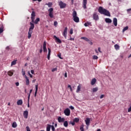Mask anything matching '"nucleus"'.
I'll return each mask as SVG.
<instances>
[{"mask_svg": "<svg viewBox=\"0 0 131 131\" xmlns=\"http://www.w3.org/2000/svg\"><path fill=\"white\" fill-rule=\"evenodd\" d=\"M130 11H131V8L127 9V13L129 12Z\"/></svg>", "mask_w": 131, "mask_h": 131, "instance_id": "obj_55", "label": "nucleus"}, {"mask_svg": "<svg viewBox=\"0 0 131 131\" xmlns=\"http://www.w3.org/2000/svg\"><path fill=\"white\" fill-rule=\"evenodd\" d=\"M12 127H14V128L17 127V123L15 122H14L12 123Z\"/></svg>", "mask_w": 131, "mask_h": 131, "instance_id": "obj_34", "label": "nucleus"}, {"mask_svg": "<svg viewBox=\"0 0 131 131\" xmlns=\"http://www.w3.org/2000/svg\"><path fill=\"white\" fill-rule=\"evenodd\" d=\"M113 24L114 25H115V26H117V18H116V17H115L113 18Z\"/></svg>", "mask_w": 131, "mask_h": 131, "instance_id": "obj_18", "label": "nucleus"}, {"mask_svg": "<svg viewBox=\"0 0 131 131\" xmlns=\"http://www.w3.org/2000/svg\"><path fill=\"white\" fill-rule=\"evenodd\" d=\"M24 118L27 119L28 118V111H25L24 112Z\"/></svg>", "mask_w": 131, "mask_h": 131, "instance_id": "obj_15", "label": "nucleus"}, {"mask_svg": "<svg viewBox=\"0 0 131 131\" xmlns=\"http://www.w3.org/2000/svg\"><path fill=\"white\" fill-rule=\"evenodd\" d=\"M85 122L87 126H89L91 122V119H90V118H86V120H85Z\"/></svg>", "mask_w": 131, "mask_h": 131, "instance_id": "obj_14", "label": "nucleus"}, {"mask_svg": "<svg viewBox=\"0 0 131 131\" xmlns=\"http://www.w3.org/2000/svg\"><path fill=\"white\" fill-rule=\"evenodd\" d=\"M68 31V28H67V27H66L65 28H64V31H63V33H62V35H63V36H64V37L66 38H66H67V32Z\"/></svg>", "mask_w": 131, "mask_h": 131, "instance_id": "obj_7", "label": "nucleus"}, {"mask_svg": "<svg viewBox=\"0 0 131 131\" xmlns=\"http://www.w3.org/2000/svg\"><path fill=\"white\" fill-rule=\"evenodd\" d=\"M51 129L52 131H55V127L54 126V125L51 126Z\"/></svg>", "mask_w": 131, "mask_h": 131, "instance_id": "obj_43", "label": "nucleus"}, {"mask_svg": "<svg viewBox=\"0 0 131 131\" xmlns=\"http://www.w3.org/2000/svg\"><path fill=\"white\" fill-rule=\"evenodd\" d=\"M98 90V87L93 88V93H96V92H97Z\"/></svg>", "mask_w": 131, "mask_h": 131, "instance_id": "obj_35", "label": "nucleus"}, {"mask_svg": "<svg viewBox=\"0 0 131 131\" xmlns=\"http://www.w3.org/2000/svg\"><path fill=\"white\" fill-rule=\"evenodd\" d=\"M70 34H73V29H71L70 31Z\"/></svg>", "mask_w": 131, "mask_h": 131, "instance_id": "obj_42", "label": "nucleus"}, {"mask_svg": "<svg viewBox=\"0 0 131 131\" xmlns=\"http://www.w3.org/2000/svg\"><path fill=\"white\" fill-rule=\"evenodd\" d=\"M39 53H40V54H41V53H42V48H41V49H40V50H39Z\"/></svg>", "mask_w": 131, "mask_h": 131, "instance_id": "obj_53", "label": "nucleus"}, {"mask_svg": "<svg viewBox=\"0 0 131 131\" xmlns=\"http://www.w3.org/2000/svg\"><path fill=\"white\" fill-rule=\"evenodd\" d=\"M98 12L101 15H104L107 17H110L111 15L110 14V12L107 10L106 9H104L102 6H100L98 8Z\"/></svg>", "mask_w": 131, "mask_h": 131, "instance_id": "obj_1", "label": "nucleus"}, {"mask_svg": "<svg viewBox=\"0 0 131 131\" xmlns=\"http://www.w3.org/2000/svg\"><path fill=\"white\" fill-rule=\"evenodd\" d=\"M57 68H53V69L52 70V72H55V71H57Z\"/></svg>", "mask_w": 131, "mask_h": 131, "instance_id": "obj_41", "label": "nucleus"}, {"mask_svg": "<svg viewBox=\"0 0 131 131\" xmlns=\"http://www.w3.org/2000/svg\"><path fill=\"white\" fill-rule=\"evenodd\" d=\"M74 122H79V119L78 118H75L74 120H73Z\"/></svg>", "mask_w": 131, "mask_h": 131, "instance_id": "obj_33", "label": "nucleus"}, {"mask_svg": "<svg viewBox=\"0 0 131 131\" xmlns=\"http://www.w3.org/2000/svg\"><path fill=\"white\" fill-rule=\"evenodd\" d=\"M130 57H131V54H130V55L128 56V58H130Z\"/></svg>", "mask_w": 131, "mask_h": 131, "instance_id": "obj_64", "label": "nucleus"}, {"mask_svg": "<svg viewBox=\"0 0 131 131\" xmlns=\"http://www.w3.org/2000/svg\"><path fill=\"white\" fill-rule=\"evenodd\" d=\"M27 131H31L30 130V128H29V126H27L26 127Z\"/></svg>", "mask_w": 131, "mask_h": 131, "instance_id": "obj_46", "label": "nucleus"}, {"mask_svg": "<svg viewBox=\"0 0 131 131\" xmlns=\"http://www.w3.org/2000/svg\"><path fill=\"white\" fill-rule=\"evenodd\" d=\"M32 93V89L30 90V93H28V102H29V100H30V95Z\"/></svg>", "mask_w": 131, "mask_h": 131, "instance_id": "obj_28", "label": "nucleus"}, {"mask_svg": "<svg viewBox=\"0 0 131 131\" xmlns=\"http://www.w3.org/2000/svg\"><path fill=\"white\" fill-rule=\"evenodd\" d=\"M38 90V84H37L35 85V92L34 94V97H36V95L37 94V91Z\"/></svg>", "mask_w": 131, "mask_h": 131, "instance_id": "obj_16", "label": "nucleus"}, {"mask_svg": "<svg viewBox=\"0 0 131 131\" xmlns=\"http://www.w3.org/2000/svg\"><path fill=\"white\" fill-rule=\"evenodd\" d=\"M89 43H90V45H91V46H92L93 42L92 41H89Z\"/></svg>", "mask_w": 131, "mask_h": 131, "instance_id": "obj_59", "label": "nucleus"}, {"mask_svg": "<svg viewBox=\"0 0 131 131\" xmlns=\"http://www.w3.org/2000/svg\"><path fill=\"white\" fill-rule=\"evenodd\" d=\"M63 125L65 127H68V121H64L63 122Z\"/></svg>", "mask_w": 131, "mask_h": 131, "instance_id": "obj_30", "label": "nucleus"}, {"mask_svg": "<svg viewBox=\"0 0 131 131\" xmlns=\"http://www.w3.org/2000/svg\"><path fill=\"white\" fill-rule=\"evenodd\" d=\"M72 16L74 22L76 23H78V22H79V17L77 16V12H76V11L73 10Z\"/></svg>", "mask_w": 131, "mask_h": 131, "instance_id": "obj_3", "label": "nucleus"}, {"mask_svg": "<svg viewBox=\"0 0 131 131\" xmlns=\"http://www.w3.org/2000/svg\"><path fill=\"white\" fill-rule=\"evenodd\" d=\"M105 96V95H104V94H102L100 96V99H103V98Z\"/></svg>", "mask_w": 131, "mask_h": 131, "instance_id": "obj_48", "label": "nucleus"}, {"mask_svg": "<svg viewBox=\"0 0 131 131\" xmlns=\"http://www.w3.org/2000/svg\"><path fill=\"white\" fill-rule=\"evenodd\" d=\"M16 62H17V60H13V61H12L11 66H13L14 65H16Z\"/></svg>", "mask_w": 131, "mask_h": 131, "instance_id": "obj_36", "label": "nucleus"}, {"mask_svg": "<svg viewBox=\"0 0 131 131\" xmlns=\"http://www.w3.org/2000/svg\"><path fill=\"white\" fill-rule=\"evenodd\" d=\"M95 51L96 54H98V53H99V52H98V50H97V49H95Z\"/></svg>", "mask_w": 131, "mask_h": 131, "instance_id": "obj_63", "label": "nucleus"}, {"mask_svg": "<svg viewBox=\"0 0 131 131\" xmlns=\"http://www.w3.org/2000/svg\"><path fill=\"white\" fill-rule=\"evenodd\" d=\"M70 109L67 108L64 111V114L66 116H69L70 115Z\"/></svg>", "mask_w": 131, "mask_h": 131, "instance_id": "obj_5", "label": "nucleus"}, {"mask_svg": "<svg viewBox=\"0 0 131 131\" xmlns=\"http://www.w3.org/2000/svg\"><path fill=\"white\" fill-rule=\"evenodd\" d=\"M98 51L99 52V53H102V51H101V48L99 47L98 48Z\"/></svg>", "mask_w": 131, "mask_h": 131, "instance_id": "obj_49", "label": "nucleus"}, {"mask_svg": "<svg viewBox=\"0 0 131 131\" xmlns=\"http://www.w3.org/2000/svg\"><path fill=\"white\" fill-rule=\"evenodd\" d=\"M81 39H84V40H85V41H90V39L85 37H81Z\"/></svg>", "mask_w": 131, "mask_h": 131, "instance_id": "obj_31", "label": "nucleus"}, {"mask_svg": "<svg viewBox=\"0 0 131 131\" xmlns=\"http://www.w3.org/2000/svg\"><path fill=\"white\" fill-rule=\"evenodd\" d=\"M114 47H115V49H116V50H119V46H118V45H117V44H116L115 46H114Z\"/></svg>", "mask_w": 131, "mask_h": 131, "instance_id": "obj_37", "label": "nucleus"}, {"mask_svg": "<svg viewBox=\"0 0 131 131\" xmlns=\"http://www.w3.org/2000/svg\"><path fill=\"white\" fill-rule=\"evenodd\" d=\"M97 82V79L96 78H93L91 81V85H94L95 83Z\"/></svg>", "mask_w": 131, "mask_h": 131, "instance_id": "obj_23", "label": "nucleus"}, {"mask_svg": "<svg viewBox=\"0 0 131 131\" xmlns=\"http://www.w3.org/2000/svg\"><path fill=\"white\" fill-rule=\"evenodd\" d=\"M30 28L29 29V31H28V38L30 39V37H31V34H32V31L33 30V29H34V25L33 24V23L30 22Z\"/></svg>", "mask_w": 131, "mask_h": 131, "instance_id": "obj_2", "label": "nucleus"}, {"mask_svg": "<svg viewBox=\"0 0 131 131\" xmlns=\"http://www.w3.org/2000/svg\"><path fill=\"white\" fill-rule=\"evenodd\" d=\"M93 19L96 21L99 20V15L97 14V12H94L93 14Z\"/></svg>", "mask_w": 131, "mask_h": 131, "instance_id": "obj_11", "label": "nucleus"}, {"mask_svg": "<svg viewBox=\"0 0 131 131\" xmlns=\"http://www.w3.org/2000/svg\"><path fill=\"white\" fill-rule=\"evenodd\" d=\"M22 74L24 76V75H25V71H23V69H22Z\"/></svg>", "mask_w": 131, "mask_h": 131, "instance_id": "obj_47", "label": "nucleus"}, {"mask_svg": "<svg viewBox=\"0 0 131 131\" xmlns=\"http://www.w3.org/2000/svg\"><path fill=\"white\" fill-rule=\"evenodd\" d=\"M7 74H8V75H9V76H13L14 73L12 71H9L8 72Z\"/></svg>", "mask_w": 131, "mask_h": 131, "instance_id": "obj_27", "label": "nucleus"}, {"mask_svg": "<svg viewBox=\"0 0 131 131\" xmlns=\"http://www.w3.org/2000/svg\"><path fill=\"white\" fill-rule=\"evenodd\" d=\"M127 29H128V26L124 27L123 29V32H124V31H126V30H127Z\"/></svg>", "mask_w": 131, "mask_h": 131, "instance_id": "obj_38", "label": "nucleus"}, {"mask_svg": "<svg viewBox=\"0 0 131 131\" xmlns=\"http://www.w3.org/2000/svg\"><path fill=\"white\" fill-rule=\"evenodd\" d=\"M105 21L106 23H112V20L109 18H105Z\"/></svg>", "mask_w": 131, "mask_h": 131, "instance_id": "obj_24", "label": "nucleus"}, {"mask_svg": "<svg viewBox=\"0 0 131 131\" xmlns=\"http://www.w3.org/2000/svg\"><path fill=\"white\" fill-rule=\"evenodd\" d=\"M6 50H10V47L7 46V47H6Z\"/></svg>", "mask_w": 131, "mask_h": 131, "instance_id": "obj_57", "label": "nucleus"}, {"mask_svg": "<svg viewBox=\"0 0 131 131\" xmlns=\"http://www.w3.org/2000/svg\"><path fill=\"white\" fill-rule=\"evenodd\" d=\"M51 49L48 48V54L47 56V59L48 60H50V58L51 57Z\"/></svg>", "mask_w": 131, "mask_h": 131, "instance_id": "obj_19", "label": "nucleus"}, {"mask_svg": "<svg viewBox=\"0 0 131 131\" xmlns=\"http://www.w3.org/2000/svg\"><path fill=\"white\" fill-rule=\"evenodd\" d=\"M46 5L48 6L49 8H52V6H53V3L49 2L48 3H46Z\"/></svg>", "mask_w": 131, "mask_h": 131, "instance_id": "obj_26", "label": "nucleus"}, {"mask_svg": "<svg viewBox=\"0 0 131 131\" xmlns=\"http://www.w3.org/2000/svg\"><path fill=\"white\" fill-rule=\"evenodd\" d=\"M58 121L60 123H61V122H64L65 121V118H62L61 117H58Z\"/></svg>", "mask_w": 131, "mask_h": 131, "instance_id": "obj_13", "label": "nucleus"}, {"mask_svg": "<svg viewBox=\"0 0 131 131\" xmlns=\"http://www.w3.org/2000/svg\"><path fill=\"white\" fill-rule=\"evenodd\" d=\"M15 85L16 86H19V82H16Z\"/></svg>", "mask_w": 131, "mask_h": 131, "instance_id": "obj_51", "label": "nucleus"}, {"mask_svg": "<svg viewBox=\"0 0 131 131\" xmlns=\"http://www.w3.org/2000/svg\"><path fill=\"white\" fill-rule=\"evenodd\" d=\"M69 108L71 110H74V107H73V106L71 105Z\"/></svg>", "mask_w": 131, "mask_h": 131, "instance_id": "obj_45", "label": "nucleus"}, {"mask_svg": "<svg viewBox=\"0 0 131 131\" xmlns=\"http://www.w3.org/2000/svg\"><path fill=\"white\" fill-rule=\"evenodd\" d=\"M43 51L44 53H47V52H48V50L47 49V42L46 41H45L43 43Z\"/></svg>", "mask_w": 131, "mask_h": 131, "instance_id": "obj_8", "label": "nucleus"}, {"mask_svg": "<svg viewBox=\"0 0 131 131\" xmlns=\"http://www.w3.org/2000/svg\"><path fill=\"white\" fill-rule=\"evenodd\" d=\"M58 56L59 59H63L62 57H61V54H59Z\"/></svg>", "mask_w": 131, "mask_h": 131, "instance_id": "obj_56", "label": "nucleus"}, {"mask_svg": "<svg viewBox=\"0 0 131 131\" xmlns=\"http://www.w3.org/2000/svg\"><path fill=\"white\" fill-rule=\"evenodd\" d=\"M83 125H81L80 127V129L81 131H84V129L83 128Z\"/></svg>", "mask_w": 131, "mask_h": 131, "instance_id": "obj_39", "label": "nucleus"}, {"mask_svg": "<svg viewBox=\"0 0 131 131\" xmlns=\"http://www.w3.org/2000/svg\"><path fill=\"white\" fill-rule=\"evenodd\" d=\"M53 11H54V9L53 8H50L48 10L49 16L50 18H54V13L53 12Z\"/></svg>", "mask_w": 131, "mask_h": 131, "instance_id": "obj_4", "label": "nucleus"}, {"mask_svg": "<svg viewBox=\"0 0 131 131\" xmlns=\"http://www.w3.org/2000/svg\"><path fill=\"white\" fill-rule=\"evenodd\" d=\"M31 73H32V74H34V71L33 70H31Z\"/></svg>", "mask_w": 131, "mask_h": 131, "instance_id": "obj_52", "label": "nucleus"}, {"mask_svg": "<svg viewBox=\"0 0 131 131\" xmlns=\"http://www.w3.org/2000/svg\"><path fill=\"white\" fill-rule=\"evenodd\" d=\"M25 77L26 78V85H29V79L27 77V76L25 75Z\"/></svg>", "mask_w": 131, "mask_h": 131, "instance_id": "obj_17", "label": "nucleus"}, {"mask_svg": "<svg viewBox=\"0 0 131 131\" xmlns=\"http://www.w3.org/2000/svg\"><path fill=\"white\" fill-rule=\"evenodd\" d=\"M81 89V84H79V85L77 86L76 93H79V92H80Z\"/></svg>", "mask_w": 131, "mask_h": 131, "instance_id": "obj_20", "label": "nucleus"}, {"mask_svg": "<svg viewBox=\"0 0 131 131\" xmlns=\"http://www.w3.org/2000/svg\"><path fill=\"white\" fill-rule=\"evenodd\" d=\"M72 4L73 5V3H74V0H71Z\"/></svg>", "mask_w": 131, "mask_h": 131, "instance_id": "obj_62", "label": "nucleus"}, {"mask_svg": "<svg viewBox=\"0 0 131 131\" xmlns=\"http://www.w3.org/2000/svg\"><path fill=\"white\" fill-rule=\"evenodd\" d=\"M98 57L97 55H94L93 59V60H97L98 59Z\"/></svg>", "mask_w": 131, "mask_h": 131, "instance_id": "obj_40", "label": "nucleus"}, {"mask_svg": "<svg viewBox=\"0 0 131 131\" xmlns=\"http://www.w3.org/2000/svg\"><path fill=\"white\" fill-rule=\"evenodd\" d=\"M86 4H88V0H83L82 7L83 9H86Z\"/></svg>", "mask_w": 131, "mask_h": 131, "instance_id": "obj_12", "label": "nucleus"}, {"mask_svg": "<svg viewBox=\"0 0 131 131\" xmlns=\"http://www.w3.org/2000/svg\"><path fill=\"white\" fill-rule=\"evenodd\" d=\"M40 21V19L39 18H37L34 22H32V23H34L35 24H38V23Z\"/></svg>", "mask_w": 131, "mask_h": 131, "instance_id": "obj_21", "label": "nucleus"}, {"mask_svg": "<svg viewBox=\"0 0 131 131\" xmlns=\"http://www.w3.org/2000/svg\"><path fill=\"white\" fill-rule=\"evenodd\" d=\"M17 104L18 105H21L22 104H23V101H22V99H19L17 101Z\"/></svg>", "mask_w": 131, "mask_h": 131, "instance_id": "obj_22", "label": "nucleus"}, {"mask_svg": "<svg viewBox=\"0 0 131 131\" xmlns=\"http://www.w3.org/2000/svg\"><path fill=\"white\" fill-rule=\"evenodd\" d=\"M72 125H75V122L74 121L71 123Z\"/></svg>", "mask_w": 131, "mask_h": 131, "instance_id": "obj_50", "label": "nucleus"}, {"mask_svg": "<svg viewBox=\"0 0 131 131\" xmlns=\"http://www.w3.org/2000/svg\"><path fill=\"white\" fill-rule=\"evenodd\" d=\"M30 107V105H29V101H28V107L29 108Z\"/></svg>", "mask_w": 131, "mask_h": 131, "instance_id": "obj_54", "label": "nucleus"}, {"mask_svg": "<svg viewBox=\"0 0 131 131\" xmlns=\"http://www.w3.org/2000/svg\"><path fill=\"white\" fill-rule=\"evenodd\" d=\"M54 38H55L56 42H58L59 43H61L62 41H61V39H60L58 37H57L56 35L53 36Z\"/></svg>", "mask_w": 131, "mask_h": 131, "instance_id": "obj_10", "label": "nucleus"}, {"mask_svg": "<svg viewBox=\"0 0 131 131\" xmlns=\"http://www.w3.org/2000/svg\"><path fill=\"white\" fill-rule=\"evenodd\" d=\"M54 25L55 26H57L58 25V22L57 21H55L54 22Z\"/></svg>", "mask_w": 131, "mask_h": 131, "instance_id": "obj_44", "label": "nucleus"}, {"mask_svg": "<svg viewBox=\"0 0 131 131\" xmlns=\"http://www.w3.org/2000/svg\"><path fill=\"white\" fill-rule=\"evenodd\" d=\"M59 6H60V9H64V8H66L67 5L63 3V2L60 1L59 3Z\"/></svg>", "mask_w": 131, "mask_h": 131, "instance_id": "obj_6", "label": "nucleus"}, {"mask_svg": "<svg viewBox=\"0 0 131 131\" xmlns=\"http://www.w3.org/2000/svg\"><path fill=\"white\" fill-rule=\"evenodd\" d=\"M91 22L88 21V22H86V23H85V24H84V26H85V27H88V26H89V25H91Z\"/></svg>", "mask_w": 131, "mask_h": 131, "instance_id": "obj_32", "label": "nucleus"}, {"mask_svg": "<svg viewBox=\"0 0 131 131\" xmlns=\"http://www.w3.org/2000/svg\"><path fill=\"white\" fill-rule=\"evenodd\" d=\"M70 40H74V38L71 37Z\"/></svg>", "mask_w": 131, "mask_h": 131, "instance_id": "obj_58", "label": "nucleus"}, {"mask_svg": "<svg viewBox=\"0 0 131 131\" xmlns=\"http://www.w3.org/2000/svg\"><path fill=\"white\" fill-rule=\"evenodd\" d=\"M64 77H67V73H65L64 74Z\"/></svg>", "mask_w": 131, "mask_h": 131, "instance_id": "obj_60", "label": "nucleus"}, {"mask_svg": "<svg viewBox=\"0 0 131 131\" xmlns=\"http://www.w3.org/2000/svg\"><path fill=\"white\" fill-rule=\"evenodd\" d=\"M31 21L32 22H34V19H35V12L32 11L31 13Z\"/></svg>", "mask_w": 131, "mask_h": 131, "instance_id": "obj_9", "label": "nucleus"}, {"mask_svg": "<svg viewBox=\"0 0 131 131\" xmlns=\"http://www.w3.org/2000/svg\"><path fill=\"white\" fill-rule=\"evenodd\" d=\"M51 125L50 124H48L46 130L47 131H51Z\"/></svg>", "mask_w": 131, "mask_h": 131, "instance_id": "obj_29", "label": "nucleus"}, {"mask_svg": "<svg viewBox=\"0 0 131 131\" xmlns=\"http://www.w3.org/2000/svg\"><path fill=\"white\" fill-rule=\"evenodd\" d=\"M68 88H69V89H71V85H68Z\"/></svg>", "mask_w": 131, "mask_h": 131, "instance_id": "obj_61", "label": "nucleus"}, {"mask_svg": "<svg viewBox=\"0 0 131 131\" xmlns=\"http://www.w3.org/2000/svg\"><path fill=\"white\" fill-rule=\"evenodd\" d=\"M4 28H5L4 25H1V26L0 27V33H3V32H4Z\"/></svg>", "mask_w": 131, "mask_h": 131, "instance_id": "obj_25", "label": "nucleus"}]
</instances>
